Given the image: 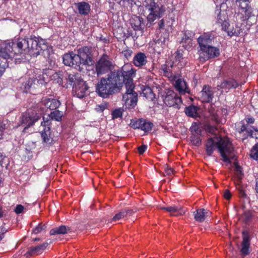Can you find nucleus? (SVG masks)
<instances>
[{"label":"nucleus","instance_id":"obj_54","mask_svg":"<svg viewBox=\"0 0 258 258\" xmlns=\"http://www.w3.org/2000/svg\"><path fill=\"white\" fill-rule=\"evenodd\" d=\"M154 41L155 44L158 45L159 46H162L163 45L165 44V39L164 37H161L158 39H154Z\"/></svg>","mask_w":258,"mask_h":258},{"label":"nucleus","instance_id":"obj_63","mask_svg":"<svg viewBox=\"0 0 258 258\" xmlns=\"http://www.w3.org/2000/svg\"><path fill=\"white\" fill-rule=\"evenodd\" d=\"M246 124H252L254 122V118L253 117H247L245 118Z\"/></svg>","mask_w":258,"mask_h":258},{"label":"nucleus","instance_id":"obj_64","mask_svg":"<svg viewBox=\"0 0 258 258\" xmlns=\"http://www.w3.org/2000/svg\"><path fill=\"white\" fill-rule=\"evenodd\" d=\"M234 164L235 165V170L240 174H242L241 167L236 162H234Z\"/></svg>","mask_w":258,"mask_h":258},{"label":"nucleus","instance_id":"obj_18","mask_svg":"<svg viewBox=\"0 0 258 258\" xmlns=\"http://www.w3.org/2000/svg\"><path fill=\"white\" fill-rule=\"evenodd\" d=\"M48 245L49 243L47 242H45L41 244H39L35 246H31L28 248V250L24 255L26 258H30L40 254L46 248Z\"/></svg>","mask_w":258,"mask_h":258},{"label":"nucleus","instance_id":"obj_14","mask_svg":"<svg viewBox=\"0 0 258 258\" xmlns=\"http://www.w3.org/2000/svg\"><path fill=\"white\" fill-rule=\"evenodd\" d=\"M130 125L134 129H140L146 133L151 131L154 127L152 122L144 118L131 120Z\"/></svg>","mask_w":258,"mask_h":258},{"label":"nucleus","instance_id":"obj_19","mask_svg":"<svg viewBox=\"0 0 258 258\" xmlns=\"http://www.w3.org/2000/svg\"><path fill=\"white\" fill-rule=\"evenodd\" d=\"M215 37L212 32L204 33L201 35L197 39L200 49H202L210 45Z\"/></svg>","mask_w":258,"mask_h":258},{"label":"nucleus","instance_id":"obj_38","mask_svg":"<svg viewBox=\"0 0 258 258\" xmlns=\"http://www.w3.org/2000/svg\"><path fill=\"white\" fill-rule=\"evenodd\" d=\"M238 82H222L220 85H218V87L220 89L229 90L231 88H236L238 86ZM218 90L219 89L218 88Z\"/></svg>","mask_w":258,"mask_h":258},{"label":"nucleus","instance_id":"obj_39","mask_svg":"<svg viewBox=\"0 0 258 258\" xmlns=\"http://www.w3.org/2000/svg\"><path fill=\"white\" fill-rule=\"evenodd\" d=\"M198 107L197 106L190 105L185 107L184 112L188 116L195 117L198 115Z\"/></svg>","mask_w":258,"mask_h":258},{"label":"nucleus","instance_id":"obj_9","mask_svg":"<svg viewBox=\"0 0 258 258\" xmlns=\"http://www.w3.org/2000/svg\"><path fill=\"white\" fill-rule=\"evenodd\" d=\"M147 23L144 18L140 16H134L130 19V23L132 28L135 31V34H131L133 37H138L139 36H142L144 32V29L146 27H150L153 24V22L150 23L147 19Z\"/></svg>","mask_w":258,"mask_h":258},{"label":"nucleus","instance_id":"obj_27","mask_svg":"<svg viewBox=\"0 0 258 258\" xmlns=\"http://www.w3.org/2000/svg\"><path fill=\"white\" fill-rule=\"evenodd\" d=\"M42 104L47 108H49L50 110H53L58 108L60 105V101L54 98H44L42 101Z\"/></svg>","mask_w":258,"mask_h":258},{"label":"nucleus","instance_id":"obj_22","mask_svg":"<svg viewBox=\"0 0 258 258\" xmlns=\"http://www.w3.org/2000/svg\"><path fill=\"white\" fill-rule=\"evenodd\" d=\"M242 242L241 252L244 255H248L249 253V248L250 246V237L248 231L244 230L242 232Z\"/></svg>","mask_w":258,"mask_h":258},{"label":"nucleus","instance_id":"obj_59","mask_svg":"<svg viewBox=\"0 0 258 258\" xmlns=\"http://www.w3.org/2000/svg\"><path fill=\"white\" fill-rule=\"evenodd\" d=\"M199 128V127L198 125L197 124V123H193L190 127V131L192 133V135L195 134L196 133V132H198Z\"/></svg>","mask_w":258,"mask_h":258},{"label":"nucleus","instance_id":"obj_4","mask_svg":"<svg viewBox=\"0 0 258 258\" xmlns=\"http://www.w3.org/2000/svg\"><path fill=\"white\" fill-rule=\"evenodd\" d=\"M98 82L96 86V91L99 96L107 98L116 92H118L123 86L124 82Z\"/></svg>","mask_w":258,"mask_h":258},{"label":"nucleus","instance_id":"obj_51","mask_svg":"<svg viewBox=\"0 0 258 258\" xmlns=\"http://www.w3.org/2000/svg\"><path fill=\"white\" fill-rule=\"evenodd\" d=\"M228 29L229 28L225 31L227 32L228 35L230 37L233 36H238L240 33V30L238 28H233L231 30H229Z\"/></svg>","mask_w":258,"mask_h":258},{"label":"nucleus","instance_id":"obj_57","mask_svg":"<svg viewBox=\"0 0 258 258\" xmlns=\"http://www.w3.org/2000/svg\"><path fill=\"white\" fill-rule=\"evenodd\" d=\"M147 149V146L146 145H141L138 148V151L140 155L143 154Z\"/></svg>","mask_w":258,"mask_h":258},{"label":"nucleus","instance_id":"obj_43","mask_svg":"<svg viewBox=\"0 0 258 258\" xmlns=\"http://www.w3.org/2000/svg\"><path fill=\"white\" fill-rule=\"evenodd\" d=\"M33 84V82H24L22 84V89L23 92L25 93H32V86Z\"/></svg>","mask_w":258,"mask_h":258},{"label":"nucleus","instance_id":"obj_6","mask_svg":"<svg viewBox=\"0 0 258 258\" xmlns=\"http://www.w3.org/2000/svg\"><path fill=\"white\" fill-rule=\"evenodd\" d=\"M15 52L11 43H5L0 47V70L4 73L7 68L9 67V60L15 56Z\"/></svg>","mask_w":258,"mask_h":258},{"label":"nucleus","instance_id":"obj_17","mask_svg":"<svg viewBox=\"0 0 258 258\" xmlns=\"http://www.w3.org/2000/svg\"><path fill=\"white\" fill-rule=\"evenodd\" d=\"M215 13L217 14V24L222 27L223 31H226L229 26V19L227 12L219 8L215 10Z\"/></svg>","mask_w":258,"mask_h":258},{"label":"nucleus","instance_id":"obj_44","mask_svg":"<svg viewBox=\"0 0 258 258\" xmlns=\"http://www.w3.org/2000/svg\"><path fill=\"white\" fill-rule=\"evenodd\" d=\"M190 140L191 143L196 146H199L202 143L201 139L199 136L196 134H192L191 136L190 137Z\"/></svg>","mask_w":258,"mask_h":258},{"label":"nucleus","instance_id":"obj_40","mask_svg":"<svg viewBox=\"0 0 258 258\" xmlns=\"http://www.w3.org/2000/svg\"><path fill=\"white\" fill-rule=\"evenodd\" d=\"M49 116L50 117L51 120H53L57 121H60L62 120V113L58 110H55L53 111L50 112L49 114Z\"/></svg>","mask_w":258,"mask_h":258},{"label":"nucleus","instance_id":"obj_55","mask_svg":"<svg viewBox=\"0 0 258 258\" xmlns=\"http://www.w3.org/2000/svg\"><path fill=\"white\" fill-rule=\"evenodd\" d=\"M122 53L127 59H128L132 55L133 51L131 49H126L122 51Z\"/></svg>","mask_w":258,"mask_h":258},{"label":"nucleus","instance_id":"obj_12","mask_svg":"<svg viewBox=\"0 0 258 258\" xmlns=\"http://www.w3.org/2000/svg\"><path fill=\"white\" fill-rule=\"evenodd\" d=\"M200 58L204 61L218 57L220 54L219 48L211 45L199 50Z\"/></svg>","mask_w":258,"mask_h":258},{"label":"nucleus","instance_id":"obj_24","mask_svg":"<svg viewBox=\"0 0 258 258\" xmlns=\"http://www.w3.org/2000/svg\"><path fill=\"white\" fill-rule=\"evenodd\" d=\"M201 93L203 102L209 103L212 101L214 92L211 87L205 85Z\"/></svg>","mask_w":258,"mask_h":258},{"label":"nucleus","instance_id":"obj_10","mask_svg":"<svg viewBox=\"0 0 258 258\" xmlns=\"http://www.w3.org/2000/svg\"><path fill=\"white\" fill-rule=\"evenodd\" d=\"M67 74L65 72L59 71L55 72L52 70H47L45 71L40 72L38 77L31 79V81H63L67 79Z\"/></svg>","mask_w":258,"mask_h":258},{"label":"nucleus","instance_id":"obj_46","mask_svg":"<svg viewBox=\"0 0 258 258\" xmlns=\"http://www.w3.org/2000/svg\"><path fill=\"white\" fill-rule=\"evenodd\" d=\"M252 214L251 211L248 210L245 211L241 215V218L245 222H248L252 218Z\"/></svg>","mask_w":258,"mask_h":258},{"label":"nucleus","instance_id":"obj_23","mask_svg":"<svg viewBox=\"0 0 258 258\" xmlns=\"http://www.w3.org/2000/svg\"><path fill=\"white\" fill-rule=\"evenodd\" d=\"M42 143L46 146L49 147L53 144V138L50 131V127L44 128L40 132Z\"/></svg>","mask_w":258,"mask_h":258},{"label":"nucleus","instance_id":"obj_42","mask_svg":"<svg viewBox=\"0 0 258 258\" xmlns=\"http://www.w3.org/2000/svg\"><path fill=\"white\" fill-rule=\"evenodd\" d=\"M47 225L45 224L39 223L37 226L34 228L32 232L35 234H38L46 231Z\"/></svg>","mask_w":258,"mask_h":258},{"label":"nucleus","instance_id":"obj_52","mask_svg":"<svg viewBox=\"0 0 258 258\" xmlns=\"http://www.w3.org/2000/svg\"><path fill=\"white\" fill-rule=\"evenodd\" d=\"M183 52L182 49H177L175 52V61L180 62L181 60L183 59Z\"/></svg>","mask_w":258,"mask_h":258},{"label":"nucleus","instance_id":"obj_36","mask_svg":"<svg viewBox=\"0 0 258 258\" xmlns=\"http://www.w3.org/2000/svg\"><path fill=\"white\" fill-rule=\"evenodd\" d=\"M97 63L111 69L113 68L112 62L109 60V56L106 54H103Z\"/></svg>","mask_w":258,"mask_h":258},{"label":"nucleus","instance_id":"obj_53","mask_svg":"<svg viewBox=\"0 0 258 258\" xmlns=\"http://www.w3.org/2000/svg\"><path fill=\"white\" fill-rule=\"evenodd\" d=\"M236 187L238 190L239 197L241 198H245L246 195L244 191L243 187L241 185L238 184L236 185Z\"/></svg>","mask_w":258,"mask_h":258},{"label":"nucleus","instance_id":"obj_13","mask_svg":"<svg viewBox=\"0 0 258 258\" xmlns=\"http://www.w3.org/2000/svg\"><path fill=\"white\" fill-rule=\"evenodd\" d=\"M163 75L168 78L169 81H184L181 76V71L178 67H174L173 64L170 66L164 67L162 69Z\"/></svg>","mask_w":258,"mask_h":258},{"label":"nucleus","instance_id":"obj_56","mask_svg":"<svg viewBox=\"0 0 258 258\" xmlns=\"http://www.w3.org/2000/svg\"><path fill=\"white\" fill-rule=\"evenodd\" d=\"M8 232V229L3 226L0 227V241L5 237V234Z\"/></svg>","mask_w":258,"mask_h":258},{"label":"nucleus","instance_id":"obj_33","mask_svg":"<svg viewBox=\"0 0 258 258\" xmlns=\"http://www.w3.org/2000/svg\"><path fill=\"white\" fill-rule=\"evenodd\" d=\"M107 76V78H102L100 81H121V71L120 69L111 70Z\"/></svg>","mask_w":258,"mask_h":258},{"label":"nucleus","instance_id":"obj_30","mask_svg":"<svg viewBox=\"0 0 258 258\" xmlns=\"http://www.w3.org/2000/svg\"><path fill=\"white\" fill-rule=\"evenodd\" d=\"M161 209L169 212L171 216H177L184 214L181 206H173L168 207H162Z\"/></svg>","mask_w":258,"mask_h":258},{"label":"nucleus","instance_id":"obj_47","mask_svg":"<svg viewBox=\"0 0 258 258\" xmlns=\"http://www.w3.org/2000/svg\"><path fill=\"white\" fill-rule=\"evenodd\" d=\"M37 39L38 40V47L40 49L39 50V54H40L41 51L46 49L47 46L46 45V40L45 39L39 38L37 37Z\"/></svg>","mask_w":258,"mask_h":258},{"label":"nucleus","instance_id":"obj_28","mask_svg":"<svg viewBox=\"0 0 258 258\" xmlns=\"http://www.w3.org/2000/svg\"><path fill=\"white\" fill-rule=\"evenodd\" d=\"M253 131L255 132H258V128L254 126H251L250 124H244L243 123L241 127L238 130V132L239 134H241L244 132H245L247 134V136L243 139L244 140L246 139L248 137H249L251 138H253Z\"/></svg>","mask_w":258,"mask_h":258},{"label":"nucleus","instance_id":"obj_58","mask_svg":"<svg viewBox=\"0 0 258 258\" xmlns=\"http://www.w3.org/2000/svg\"><path fill=\"white\" fill-rule=\"evenodd\" d=\"M164 171L167 175H170L171 174H173V169L167 164H166L165 165Z\"/></svg>","mask_w":258,"mask_h":258},{"label":"nucleus","instance_id":"obj_7","mask_svg":"<svg viewBox=\"0 0 258 258\" xmlns=\"http://www.w3.org/2000/svg\"><path fill=\"white\" fill-rule=\"evenodd\" d=\"M41 117V114L35 110H28L27 111L22 113L19 124V126L22 125L24 127L22 132L25 133L26 130L34 125Z\"/></svg>","mask_w":258,"mask_h":258},{"label":"nucleus","instance_id":"obj_11","mask_svg":"<svg viewBox=\"0 0 258 258\" xmlns=\"http://www.w3.org/2000/svg\"><path fill=\"white\" fill-rule=\"evenodd\" d=\"M63 63L64 65L72 67L78 70L81 71L83 66L81 58L77 54H75L73 51L64 54L62 56Z\"/></svg>","mask_w":258,"mask_h":258},{"label":"nucleus","instance_id":"obj_60","mask_svg":"<svg viewBox=\"0 0 258 258\" xmlns=\"http://www.w3.org/2000/svg\"><path fill=\"white\" fill-rule=\"evenodd\" d=\"M24 209V208L23 206H22V205H18L16 206L14 210V211L16 214H19L23 212Z\"/></svg>","mask_w":258,"mask_h":258},{"label":"nucleus","instance_id":"obj_41","mask_svg":"<svg viewBox=\"0 0 258 258\" xmlns=\"http://www.w3.org/2000/svg\"><path fill=\"white\" fill-rule=\"evenodd\" d=\"M111 70H112L111 69L108 68L105 66H103L98 63L96 64V72L98 77L103 74H106V73H108L109 71Z\"/></svg>","mask_w":258,"mask_h":258},{"label":"nucleus","instance_id":"obj_2","mask_svg":"<svg viewBox=\"0 0 258 258\" xmlns=\"http://www.w3.org/2000/svg\"><path fill=\"white\" fill-rule=\"evenodd\" d=\"M38 40L35 36L28 37H19L13 41L11 44L13 47L17 49L18 53L29 54L31 56H36L39 55Z\"/></svg>","mask_w":258,"mask_h":258},{"label":"nucleus","instance_id":"obj_1","mask_svg":"<svg viewBox=\"0 0 258 258\" xmlns=\"http://www.w3.org/2000/svg\"><path fill=\"white\" fill-rule=\"evenodd\" d=\"M216 148H218L224 162L231 163L230 158H233L231 156L233 155L234 148L229 140L217 136L209 138L206 144L207 155L208 156H212Z\"/></svg>","mask_w":258,"mask_h":258},{"label":"nucleus","instance_id":"obj_62","mask_svg":"<svg viewBox=\"0 0 258 258\" xmlns=\"http://www.w3.org/2000/svg\"><path fill=\"white\" fill-rule=\"evenodd\" d=\"M51 120L49 121H42L41 122V125L44 126V128H47V127H50L51 128Z\"/></svg>","mask_w":258,"mask_h":258},{"label":"nucleus","instance_id":"obj_25","mask_svg":"<svg viewBox=\"0 0 258 258\" xmlns=\"http://www.w3.org/2000/svg\"><path fill=\"white\" fill-rule=\"evenodd\" d=\"M133 62L137 67L141 68L147 62V57L144 52H139L134 57Z\"/></svg>","mask_w":258,"mask_h":258},{"label":"nucleus","instance_id":"obj_35","mask_svg":"<svg viewBox=\"0 0 258 258\" xmlns=\"http://www.w3.org/2000/svg\"><path fill=\"white\" fill-rule=\"evenodd\" d=\"M142 94L143 96L150 101H153L155 98V95L153 93V91L150 87L148 86H144L142 89Z\"/></svg>","mask_w":258,"mask_h":258},{"label":"nucleus","instance_id":"obj_49","mask_svg":"<svg viewBox=\"0 0 258 258\" xmlns=\"http://www.w3.org/2000/svg\"><path fill=\"white\" fill-rule=\"evenodd\" d=\"M204 129L207 133H208L212 135H216V131H217V128L216 126L214 125L206 124L205 125Z\"/></svg>","mask_w":258,"mask_h":258},{"label":"nucleus","instance_id":"obj_37","mask_svg":"<svg viewBox=\"0 0 258 258\" xmlns=\"http://www.w3.org/2000/svg\"><path fill=\"white\" fill-rule=\"evenodd\" d=\"M175 87L177 91L181 94L189 93V89L186 85V82H175Z\"/></svg>","mask_w":258,"mask_h":258},{"label":"nucleus","instance_id":"obj_32","mask_svg":"<svg viewBox=\"0 0 258 258\" xmlns=\"http://www.w3.org/2000/svg\"><path fill=\"white\" fill-rule=\"evenodd\" d=\"M254 10L251 7H248V9H245L240 12L241 16L240 19L241 21L247 22L252 19H255V15L253 13Z\"/></svg>","mask_w":258,"mask_h":258},{"label":"nucleus","instance_id":"obj_5","mask_svg":"<svg viewBox=\"0 0 258 258\" xmlns=\"http://www.w3.org/2000/svg\"><path fill=\"white\" fill-rule=\"evenodd\" d=\"M156 89H158V94H160L164 103L169 107L173 106L176 108H179L182 103L180 96L171 90L163 92L162 88L158 85L156 86Z\"/></svg>","mask_w":258,"mask_h":258},{"label":"nucleus","instance_id":"obj_21","mask_svg":"<svg viewBox=\"0 0 258 258\" xmlns=\"http://www.w3.org/2000/svg\"><path fill=\"white\" fill-rule=\"evenodd\" d=\"M195 36V33L190 31H185L180 43L182 47L186 50L191 49L192 47V41Z\"/></svg>","mask_w":258,"mask_h":258},{"label":"nucleus","instance_id":"obj_15","mask_svg":"<svg viewBox=\"0 0 258 258\" xmlns=\"http://www.w3.org/2000/svg\"><path fill=\"white\" fill-rule=\"evenodd\" d=\"M78 55L81 58L83 66L91 65L93 61L92 58L91 50L88 46H84L78 50Z\"/></svg>","mask_w":258,"mask_h":258},{"label":"nucleus","instance_id":"obj_3","mask_svg":"<svg viewBox=\"0 0 258 258\" xmlns=\"http://www.w3.org/2000/svg\"><path fill=\"white\" fill-rule=\"evenodd\" d=\"M143 6L149 13L147 17L149 22L152 23L163 16L165 8L163 5L158 4L155 0H144Z\"/></svg>","mask_w":258,"mask_h":258},{"label":"nucleus","instance_id":"obj_26","mask_svg":"<svg viewBox=\"0 0 258 258\" xmlns=\"http://www.w3.org/2000/svg\"><path fill=\"white\" fill-rule=\"evenodd\" d=\"M211 212L207 209L202 208L198 209L194 212L195 220L199 222H203L205 221L206 217L210 216Z\"/></svg>","mask_w":258,"mask_h":258},{"label":"nucleus","instance_id":"obj_29","mask_svg":"<svg viewBox=\"0 0 258 258\" xmlns=\"http://www.w3.org/2000/svg\"><path fill=\"white\" fill-rule=\"evenodd\" d=\"M77 8L79 13L83 16H87L89 14L91 10L90 5L87 2H81L75 4Z\"/></svg>","mask_w":258,"mask_h":258},{"label":"nucleus","instance_id":"obj_45","mask_svg":"<svg viewBox=\"0 0 258 258\" xmlns=\"http://www.w3.org/2000/svg\"><path fill=\"white\" fill-rule=\"evenodd\" d=\"M123 109L121 108H116L113 110L111 113L112 119H115L119 117H122Z\"/></svg>","mask_w":258,"mask_h":258},{"label":"nucleus","instance_id":"obj_34","mask_svg":"<svg viewBox=\"0 0 258 258\" xmlns=\"http://www.w3.org/2000/svg\"><path fill=\"white\" fill-rule=\"evenodd\" d=\"M71 230V228L69 227L66 226L64 225H61L59 227H55L50 230V234L53 235L55 234H64Z\"/></svg>","mask_w":258,"mask_h":258},{"label":"nucleus","instance_id":"obj_48","mask_svg":"<svg viewBox=\"0 0 258 258\" xmlns=\"http://www.w3.org/2000/svg\"><path fill=\"white\" fill-rule=\"evenodd\" d=\"M250 156L251 158L255 160H258V143L253 146L251 150Z\"/></svg>","mask_w":258,"mask_h":258},{"label":"nucleus","instance_id":"obj_50","mask_svg":"<svg viewBox=\"0 0 258 258\" xmlns=\"http://www.w3.org/2000/svg\"><path fill=\"white\" fill-rule=\"evenodd\" d=\"M238 2L241 12L248 9V7H251L248 0H239Z\"/></svg>","mask_w":258,"mask_h":258},{"label":"nucleus","instance_id":"obj_20","mask_svg":"<svg viewBox=\"0 0 258 258\" xmlns=\"http://www.w3.org/2000/svg\"><path fill=\"white\" fill-rule=\"evenodd\" d=\"M122 81H133L136 75V70L130 64H124L121 69Z\"/></svg>","mask_w":258,"mask_h":258},{"label":"nucleus","instance_id":"obj_8","mask_svg":"<svg viewBox=\"0 0 258 258\" xmlns=\"http://www.w3.org/2000/svg\"><path fill=\"white\" fill-rule=\"evenodd\" d=\"M126 92L122 96V100L126 107H134L138 102V94L134 91L135 85L134 82H125Z\"/></svg>","mask_w":258,"mask_h":258},{"label":"nucleus","instance_id":"obj_31","mask_svg":"<svg viewBox=\"0 0 258 258\" xmlns=\"http://www.w3.org/2000/svg\"><path fill=\"white\" fill-rule=\"evenodd\" d=\"M134 213L133 209L128 208H125L116 214L111 219L112 222H116L119 221L127 216H131Z\"/></svg>","mask_w":258,"mask_h":258},{"label":"nucleus","instance_id":"obj_16","mask_svg":"<svg viewBox=\"0 0 258 258\" xmlns=\"http://www.w3.org/2000/svg\"><path fill=\"white\" fill-rule=\"evenodd\" d=\"M71 85H73V91L75 95L79 98H83L86 95V92L89 87L86 82H71Z\"/></svg>","mask_w":258,"mask_h":258},{"label":"nucleus","instance_id":"obj_61","mask_svg":"<svg viewBox=\"0 0 258 258\" xmlns=\"http://www.w3.org/2000/svg\"><path fill=\"white\" fill-rule=\"evenodd\" d=\"M223 197L225 199L227 200H229L231 199V194L229 189H226L224 190Z\"/></svg>","mask_w":258,"mask_h":258}]
</instances>
